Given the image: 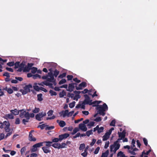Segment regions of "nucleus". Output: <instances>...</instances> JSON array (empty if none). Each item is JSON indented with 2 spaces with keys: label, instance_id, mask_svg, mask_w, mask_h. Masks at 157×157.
Wrapping results in <instances>:
<instances>
[{
  "label": "nucleus",
  "instance_id": "obj_15",
  "mask_svg": "<svg viewBox=\"0 0 157 157\" xmlns=\"http://www.w3.org/2000/svg\"><path fill=\"white\" fill-rule=\"evenodd\" d=\"M57 122L58 123L59 125L61 127H63L66 124L65 122L63 121H59V120H57Z\"/></svg>",
  "mask_w": 157,
  "mask_h": 157
},
{
  "label": "nucleus",
  "instance_id": "obj_41",
  "mask_svg": "<svg viewBox=\"0 0 157 157\" xmlns=\"http://www.w3.org/2000/svg\"><path fill=\"white\" fill-rule=\"evenodd\" d=\"M104 129V128L103 127H101L100 128L98 127V133H100L103 132Z\"/></svg>",
  "mask_w": 157,
  "mask_h": 157
},
{
  "label": "nucleus",
  "instance_id": "obj_50",
  "mask_svg": "<svg viewBox=\"0 0 157 157\" xmlns=\"http://www.w3.org/2000/svg\"><path fill=\"white\" fill-rule=\"evenodd\" d=\"M3 76H6L8 78H10V77L9 73L7 72H5L3 74Z\"/></svg>",
  "mask_w": 157,
  "mask_h": 157
},
{
  "label": "nucleus",
  "instance_id": "obj_30",
  "mask_svg": "<svg viewBox=\"0 0 157 157\" xmlns=\"http://www.w3.org/2000/svg\"><path fill=\"white\" fill-rule=\"evenodd\" d=\"M26 146L24 147H22L21 150V155H23L25 153V152L26 150Z\"/></svg>",
  "mask_w": 157,
  "mask_h": 157
},
{
  "label": "nucleus",
  "instance_id": "obj_12",
  "mask_svg": "<svg viewBox=\"0 0 157 157\" xmlns=\"http://www.w3.org/2000/svg\"><path fill=\"white\" fill-rule=\"evenodd\" d=\"M34 131L33 130H31L29 132V139L30 141H35L36 140V139L33 136V135L32 134V133Z\"/></svg>",
  "mask_w": 157,
  "mask_h": 157
},
{
  "label": "nucleus",
  "instance_id": "obj_18",
  "mask_svg": "<svg viewBox=\"0 0 157 157\" xmlns=\"http://www.w3.org/2000/svg\"><path fill=\"white\" fill-rule=\"evenodd\" d=\"M10 112L11 113L15 115H18L20 112L19 110H18L16 109L14 110H11Z\"/></svg>",
  "mask_w": 157,
  "mask_h": 157
},
{
  "label": "nucleus",
  "instance_id": "obj_46",
  "mask_svg": "<svg viewBox=\"0 0 157 157\" xmlns=\"http://www.w3.org/2000/svg\"><path fill=\"white\" fill-rule=\"evenodd\" d=\"M54 79V78H53V77L52 78L48 77L47 81L48 82H52Z\"/></svg>",
  "mask_w": 157,
  "mask_h": 157
},
{
  "label": "nucleus",
  "instance_id": "obj_1",
  "mask_svg": "<svg viewBox=\"0 0 157 157\" xmlns=\"http://www.w3.org/2000/svg\"><path fill=\"white\" fill-rule=\"evenodd\" d=\"M126 132L123 130L122 132H118L119 137L116 141H115L113 144L110 146V151L112 152L113 149H114L113 151L115 153L120 148V144L118 143L119 141L124 138L125 136Z\"/></svg>",
  "mask_w": 157,
  "mask_h": 157
},
{
  "label": "nucleus",
  "instance_id": "obj_19",
  "mask_svg": "<svg viewBox=\"0 0 157 157\" xmlns=\"http://www.w3.org/2000/svg\"><path fill=\"white\" fill-rule=\"evenodd\" d=\"M4 125L5 126L4 127V128L5 130L6 129H7L10 128V123L9 121H4Z\"/></svg>",
  "mask_w": 157,
  "mask_h": 157
},
{
  "label": "nucleus",
  "instance_id": "obj_36",
  "mask_svg": "<svg viewBox=\"0 0 157 157\" xmlns=\"http://www.w3.org/2000/svg\"><path fill=\"white\" fill-rule=\"evenodd\" d=\"M49 93L51 96L53 95L56 96L57 95V93L52 90H50L49 91Z\"/></svg>",
  "mask_w": 157,
  "mask_h": 157
},
{
  "label": "nucleus",
  "instance_id": "obj_5",
  "mask_svg": "<svg viewBox=\"0 0 157 157\" xmlns=\"http://www.w3.org/2000/svg\"><path fill=\"white\" fill-rule=\"evenodd\" d=\"M43 142L37 143L36 144H34L31 148V150L32 152H34L36 151L37 149V148L43 145Z\"/></svg>",
  "mask_w": 157,
  "mask_h": 157
},
{
  "label": "nucleus",
  "instance_id": "obj_23",
  "mask_svg": "<svg viewBox=\"0 0 157 157\" xmlns=\"http://www.w3.org/2000/svg\"><path fill=\"white\" fill-rule=\"evenodd\" d=\"M26 119H24L22 121V123L25 125H26V123L29 122V117L28 116V117H25Z\"/></svg>",
  "mask_w": 157,
  "mask_h": 157
},
{
  "label": "nucleus",
  "instance_id": "obj_48",
  "mask_svg": "<svg viewBox=\"0 0 157 157\" xmlns=\"http://www.w3.org/2000/svg\"><path fill=\"white\" fill-rule=\"evenodd\" d=\"M7 65L10 67L13 66L14 65V62L13 61L9 62L7 63Z\"/></svg>",
  "mask_w": 157,
  "mask_h": 157
},
{
  "label": "nucleus",
  "instance_id": "obj_60",
  "mask_svg": "<svg viewBox=\"0 0 157 157\" xmlns=\"http://www.w3.org/2000/svg\"><path fill=\"white\" fill-rule=\"evenodd\" d=\"M45 127H46V125H45L44 124H43L39 125L38 127H40L41 128V129H43Z\"/></svg>",
  "mask_w": 157,
  "mask_h": 157
},
{
  "label": "nucleus",
  "instance_id": "obj_44",
  "mask_svg": "<svg viewBox=\"0 0 157 157\" xmlns=\"http://www.w3.org/2000/svg\"><path fill=\"white\" fill-rule=\"evenodd\" d=\"M85 148V144H82L80 145V147L79 148L80 150H82Z\"/></svg>",
  "mask_w": 157,
  "mask_h": 157
},
{
  "label": "nucleus",
  "instance_id": "obj_4",
  "mask_svg": "<svg viewBox=\"0 0 157 157\" xmlns=\"http://www.w3.org/2000/svg\"><path fill=\"white\" fill-rule=\"evenodd\" d=\"M20 113L19 117L21 118H23L25 117H28L29 116V112H26L25 109H23L19 110Z\"/></svg>",
  "mask_w": 157,
  "mask_h": 157
},
{
  "label": "nucleus",
  "instance_id": "obj_57",
  "mask_svg": "<svg viewBox=\"0 0 157 157\" xmlns=\"http://www.w3.org/2000/svg\"><path fill=\"white\" fill-rule=\"evenodd\" d=\"M59 141V138H55L52 140V143L53 142H57Z\"/></svg>",
  "mask_w": 157,
  "mask_h": 157
},
{
  "label": "nucleus",
  "instance_id": "obj_49",
  "mask_svg": "<svg viewBox=\"0 0 157 157\" xmlns=\"http://www.w3.org/2000/svg\"><path fill=\"white\" fill-rule=\"evenodd\" d=\"M116 121L115 120H113L111 122L110 125L111 126H115Z\"/></svg>",
  "mask_w": 157,
  "mask_h": 157
},
{
  "label": "nucleus",
  "instance_id": "obj_25",
  "mask_svg": "<svg viewBox=\"0 0 157 157\" xmlns=\"http://www.w3.org/2000/svg\"><path fill=\"white\" fill-rule=\"evenodd\" d=\"M43 95L42 94H37V100L39 101H42L43 100L42 98Z\"/></svg>",
  "mask_w": 157,
  "mask_h": 157
},
{
  "label": "nucleus",
  "instance_id": "obj_31",
  "mask_svg": "<svg viewBox=\"0 0 157 157\" xmlns=\"http://www.w3.org/2000/svg\"><path fill=\"white\" fill-rule=\"evenodd\" d=\"M37 68L36 67H31V72L33 74H35V73L37 71Z\"/></svg>",
  "mask_w": 157,
  "mask_h": 157
},
{
  "label": "nucleus",
  "instance_id": "obj_24",
  "mask_svg": "<svg viewBox=\"0 0 157 157\" xmlns=\"http://www.w3.org/2000/svg\"><path fill=\"white\" fill-rule=\"evenodd\" d=\"M66 92L64 90H63L61 92L59 93V97L60 98H63L64 96H66Z\"/></svg>",
  "mask_w": 157,
  "mask_h": 157
},
{
  "label": "nucleus",
  "instance_id": "obj_52",
  "mask_svg": "<svg viewBox=\"0 0 157 157\" xmlns=\"http://www.w3.org/2000/svg\"><path fill=\"white\" fill-rule=\"evenodd\" d=\"M94 120L96 122H99L101 121V119L100 117H98L94 119Z\"/></svg>",
  "mask_w": 157,
  "mask_h": 157
},
{
  "label": "nucleus",
  "instance_id": "obj_13",
  "mask_svg": "<svg viewBox=\"0 0 157 157\" xmlns=\"http://www.w3.org/2000/svg\"><path fill=\"white\" fill-rule=\"evenodd\" d=\"M25 66V62L23 61L20 64L19 68L17 70V71L18 72H21L22 71H23Z\"/></svg>",
  "mask_w": 157,
  "mask_h": 157
},
{
  "label": "nucleus",
  "instance_id": "obj_61",
  "mask_svg": "<svg viewBox=\"0 0 157 157\" xmlns=\"http://www.w3.org/2000/svg\"><path fill=\"white\" fill-rule=\"evenodd\" d=\"M7 92L9 94H11L13 93V90H12L11 88H9L8 89Z\"/></svg>",
  "mask_w": 157,
  "mask_h": 157
},
{
  "label": "nucleus",
  "instance_id": "obj_53",
  "mask_svg": "<svg viewBox=\"0 0 157 157\" xmlns=\"http://www.w3.org/2000/svg\"><path fill=\"white\" fill-rule=\"evenodd\" d=\"M20 123V120L19 118H17L16 119L15 124H18Z\"/></svg>",
  "mask_w": 157,
  "mask_h": 157
},
{
  "label": "nucleus",
  "instance_id": "obj_3",
  "mask_svg": "<svg viewBox=\"0 0 157 157\" xmlns=\"http://www.w3.org/2000/svg\"><path fill=\"white\" fill-rule=\"evenodd\" d=\"M32 87V85L31 84H29L24 86L23 88V90H20V91L22 93L23 95H25L29 92H30V88Z\"/></svg>",
  "mask_w": 157,
  "mask_h": 157
},
{
  "label": "nucleus",
  "instance_id": "obj_29",
  "mask_svg": "<svg viewBox=\"0 0 157 157\" xmlns=\"http://www.w3.org/2000/svg\"><path fill=\"white\" fill-rule=\"evenodd\" d=\"M132 145L131 147V149L132 150L133 149V148L135 147V140H134V139H133L132 140Z\"/></svg>",
  "mask_w": 157,
  "mask_h": 157
},
{
  "label": "nucleus",
  "instance_id": "obj_39",
  "mask_svg": "<svg viewBox=\"0 0 157 157\" xmlns=\"http://www.w3.org/2000/svg\"><path fill=\"white\" fill-rule=\"evenodd\" d=\"M67 81L65 79H62L59 82V84L61 85L65 83Z\"/></svg>",
  "mask_w": 157,
  "mask_h": 157
},
{
  "label": "nucleus",
  "instance_id": "obj_42",
  "mask_svg": "<svg viewBox=\"0 0 157 157\" xmlns=\"http://www.w3.org/2000/svg\"><path fill=\"white\" fill-rule=\"evenodd\" d=\"M20 62H17L15 63L14 65L15 66V68H17L19 67L20 66Z\"/></svg>",
  "mask_w": 157,
  "mask_h": 157
},
{
  "label": "nucleus",
  "instance_id": "obj_9",
  "mask_svg": "<svg viewBox=\"0 0 157 157\" xmlns=\"http://www.w3.org/2000/svg\"><path fill=\"white\" fill-rule=\"evenodd\" d=\"M87 86L86 83L85 82H83L79 85L78 86H75L76 89L77 90H82V88L85 87Z\"/></svg>",
  "mask_w": 157,
  "mask_h": 157
},
{
  "label": "nucleus",
  "instance_id": "obj_40",
  "mask_svg": "<svg viewBox=\"0 0 157 157\" xmlns=\"http://www.w3.org/2000/svg\"><path fill=\"white\" fill-rule=\"evenodd\" d=\"M75 101H73L72 102L70 103L69 104V106L71 108H73L75 106Z\"/></svg>",
  "mask_w": 157,
  "mask_h": 157
},
{
  "label": "nucleus",
  "instance_id": "obj_64",
  "mask_svg": "<svg viewBox=\"0 0 157 157\" xmlns=\"http://www.w3.org/2000/svg\"><path fill=\"white\" fill-rule=\"evenodd\" d=\"M37 155L35 153H33L31 154L30 157H37Z\"/></svg>",
  "mask_w": 157,
  "mask_h": 157
},
{
  "label": "nucleus",
  "instance_id": "obj_35",
  "mask_svg": "<svg viewBox=\"0 0 157 157\" xmlns=\"http://www.w3.org/2000/svg\"><path fill=\"white\" fill-rule=\"evenodd\" d=\"M38 78H41V76L37 74H36L33 75V78L34 79H36Z\"/></svg>",
  "mask_w": 157,
  "mask_h": 157
},
{
  "label": "nucleus",
  "instance_id": "obj_62",
  "mask_svg": "<svg viewBox=\"0 0 157 157\" xmlns=\"http://www.w3.org/2000/svg\"><path fill=\"white\" fill-rule=\"evenodd\" d=\"M73 80L74 81H75L78 83H79L81 82V80H80L78 79L77 78H74L73 79Z\"/></svg>",
  "mask_w": 157,
  "mask_h": 157
},
{
  "label": "nucleus",
  "instance_id": "obj_21",
  "mask_svg": "<svg viewBox=\"0 0 157 157\" xmlns=\"http://www.w3.org/2000/svg\"><path fill=\"white\" fill-rule=\"evenodd\" d=\"M52 146L56 148L59 149L60 148V144L56 143L53 144Z\"/></svg>",
  "mask_w": 157,
  "mask_h": 157
},
{
  "label": "nucleus",
  "instance_id": "obj_47",
  "mask_svg": "<svg viewBox=\"0 0 157 157\" xmlns=\"http://www.w3.org/2000/svg\"><path fill=\"white\" fill-rule=\"evenodd\" d=\"M100 148L99 147H98L95 149V151H94V153L95 154H98Z\"/></svg>",
  "mask_w": 157,
  "mask_h": 157
},
{
  "label": "nucleus",
  "instance_id": "obj_17",
  "mask_svg": "<svg viewBox=\"0 0 157 157\" xmlns=\"http://www.w3.org/2000/svg\"><path fill=\"white\" fill-rule=\"evenodd\" d=\"M44 152L45 153H50L51 152V150L49 149V147H42Z\"/></svg>",
  "mask_w": 157,
  "mask_h": 157
},
{
  "label": "nucleus",
  "instance_id": "obj_2",
  "mask_svg": "<svg viewBox=\"0 0 157 157\" xmlns=\"http://www.w3.org/2000/svg\"><path fill=\"white\" fill-rule=\"evenodd\" d=\"M93 106H96V109L99 114L103 116L105 114V112L108 109L107 105L105 103H104L102 106L100 105H95Z\"/></svg>",
  "mask_w": 157,
  "mask_h": 157
},
{
  "label": "nucleus",
  "instance_id": "obj_58",
  "mask_svg": "<svg viewBox=\"0 0 157 157\" xmlns=\"http://www.w3.org/2000/svg\"><path fill=\"white\" fill-rule=\"evenodd\" d=\"M109 141H107L106 142L104 146L105 148L106 149L108 148V147H109Z\"/></svg>",
  "mask_w": 157,
  "mask_h": 157
},
{
  "label": "nucleus",
  "instance_id": "obj_22",
  "mask_svg": "<svg viewBox=\"0 0 157 157\" xmlns=\"http://www.w3.org/2000/svg\"><path fill=\"white\" fill-rule=\"evenodd\" d=\"M109 135L107 133H105V135L103 136L102 140L103 141L106 140L109 137Z\"/></svg>",
  "mask_w": 157,
  "mask_h": 157
},
{
  "label": "nucleus",
  "instance_id": "obj_33",
  "mask_svg": "<svg viewBox=\"0 0 157 157\" xmlns=\"http://www.w3.org/2000/svg\"><path fill=\"white\" fill-rule=\"evenodd\" d=\"M79 131L78 128H75L73 130L72 132H71L72 135H74Z\"/></svg>",
  "mask_w": 157,
  "mask_h": 157
},
{
  "label": "nucleus",
  "instance_id": "obj_16",
  "mask_svg": "<svg viewBox=\"0 0 157 157\" xmlns=\"http://www.w3.org/2000/svg\"><path fill=\"white\" fill-rule=\"evenodd\" d=\"M69 113V110L68 109H66L65 111H62L60 113L61 115H63V117H65L66 116L68 117V114Z\"/></svg>",
  "mask_w": 157,
  "mask_h": 157
},
{
  "label": "nucleus",
  "instance_id": "obj_43",
  "mask_svg": "<svg viewBox=\"0 0 157 157\" xmlns=\"http://www.w3.org/2000/svg\"><path fill=\"white\" fill-rule=\"evenodd\" d=\"M54 128V126H48V125H46V127L45 128L46 130H51Z\"/></svg>",
  "mask_w": 157,
  "mask_h": 157
},
{
  "label": "nucleus",
  "instance_id": "obj_45",
  "mask_svg": "<svg viewBox=\"0 0 157 157\" xmlns=\"http://www.w3.org/2000/svg\"><path fill=\"white\" fill-rule=\"evenodd\" d=\"M33 87L34 89L37 91H39L40 90V87H39L37 85L33 86Z\"/></svg>",
  "mask_w": 157,
  "mask_h": 157
},
{
  "label": "nucleus",
  "instance_id": "obj_10",
  "mask_svg": "<svg viewBox=\"0 0 157 157\" xmlns=\"http://www.w3.org/2000/svg\"><path fill=\"white\" fill-rule=\"evenodd\" d=\"M75 85H77V84L76 83H72L69 84L68 85V89H67V90L71 92L73 91L75 87Z\"/></svg>",
  "mask_w": 157,
  "mask_h": 157
},
{
  "label": "nucleus",
  "instance_id": "obj_34",
  "mask_svg": "<svg viewBox=\"0 0 157 157\" xmlns=\"http://www.w3.org/2000/svg\"><path fill=\"white\" fill-rule=\"evenodd\" d=\"M93 130L91 129L90 130L87 131L86 132V135L88 136H89L90 135L93 134Z\"/></svg>",
  "mask_w": 157,
  "mask_h": 157
},
{
  "label": "nucleus",
  "instance_id": "obj_37",
  "mask_svg": "<svg viewBox=\"0 0 157 157\" xmlns=\"http://www.w3.org/2000/svg\"><path fill=\"white\" fill-rule=\"evenodd\" d=\"M66 75V73H63V74H60L58 76V78H63L65 77Z\"/></svg>",
  "mask_w": 157,
  "mask_h": 157
},
{
  "label": "nucleus",
  "instance_id": "obj_32",
  "mask_svg": "<svg viewBox=\"0 0 157 157\" xmlns=\"http://www.w3.org/2000/svg\"><path fill=\"white\" fill-rule=\"evenodd\" d=\"M59 73V71L57 70V69H56L54 71L53 75L56 77Z\"/></svg>",
  "mask_w": 157,
  "mask_h": 157
},
{
  "label": "nucleus",
  "instance_id": "obj_59",
  "mask_svg": "<svg viewBox=\"0 0 157 157\" xmlns=\"http://www.w3.org/2000/svg\"><path fill=\"white\" fill-rule=\"evenodd\" d=\"M53 111L52 110H49L47 113L48 116L52 115L53 113Z\"/></svg>",
  "mask_w": 157,
  "mask_h": 157
},
{
  "label": "nucleus",
  "instance_id": "obj_56",
  "mask_svg": "<svg viewBox=\"0 0 157 157\" xmlns=\"http://www.w3.org/2000/svg\"><path fill=\"white\" fill-rule=\"evenodd\" d=\"M67 145V144L65 143H62L61 144V145L60 144V148H63L65 147Z\"/></svg>",
  "mask_w": 157,
  "mask_h": 157
},
{
  "label": "nucleus",
  "instance_id": "obj_28",
  "mask_svg": "<svg viewBox=\"0 0 157 157\" xmlns=\"http://www.w3.org/2000/svg\"><path fill=\"white\" fill-rule=\"evenodd\" d=\"M117 156H120V157H126L123 153L121 151H120L117 154Z\"/></svg>",
  "mask_w": 157,
  "mask_h": 157
},
{
  "label": "nucleus",
  "instance_id": "obj_54",
  "mask_svg": "<svg viewBox=\"0 0 157 157\" xmlns=\"http://www.w3.org/2000/svg\"><path fill=\"white\" fill-rule=\"evenodd\" d=\"M87 155V152H86V150L84 151V152L81 154V155L83 157H86Z\"/></svg>",
  "mask_w": 157,
  "mask_h": 157
},
{
  "label": "nucleus",
  "instance_id": "obj_63",
  "mask_svg": "<svg viewBox=\"0 0 157 157\" xmlns=\"http://www.w3.org/2000/svg\"><path fill=\"white\" fill-rule=\"evenodd\" d=\"M86 104L83 102L81 104V106H80V107L82 109H85V105Z\"/></svg>",
  "mask_w": 157,
  "mask_h": 157
},
{
  "label": "nucleus",
  "instance_id": "obj_14",
  "mask_svg": "<svg viewBox=\"0 0 157 157\" xmlns=\"http://www.w3.org/2000/svg\"><path fill=\"white\" fill-rule=\"evenodd\" d=\"M79 128L81 130L84 132L86 131L87 129L86 125L82 123H81L79 124Z\"/></svg>",
  "mask_w": 157,
  "mask_h": 157
},
{
  "label": "nucleus",
  "instance_id": "obj_51",
  "mask_svg": "<svg viewBox=\"0 0 157 157\" xmlns=\"http://www.w3.org/2000/svg\"><path fill=\"white\" fill-rule=\"evenodd\" d=\"M143 141L144 144L147 146L148 144V141L147 139L145 138H144L143 139Z\"/></svg>",
  "mask_w": 157,
  "mask_h": 157
},
{
  "label": "nucleus",
  "instance_id": "obj_55",
  "mask_svg": "<svg viewBox=\"0 0 157 157\" xmlns=\"http://www.w3.org/2000/svg\"><path fill=\"white\" fill-rule=\"evenodd\" d=\"M68 80H71L72 79L73 76L72 75H68L67 76Z\"/></svg>",
  "mask_w": 157,
  "mask_h": 157
},
{
  "label": "nucleus",
  "instance_id": "obj_7",
  "mask_svg": "<svg viewBox=\"0 0 157 157\" xmlns=\"http://www.w3.org/2000/svg\"><path fill=\"white\" fill-rule=\"evenodd\" d=\"M84 96L85 99L83 102L86 104H89L90 105H92L91 101L92 100L90 99V98L89 96L86 94L84 95Z\"/></svg>",
  "mask_w": 157,
  "mask_h": 157
},
{
  "label": "nucleus",
  "instance_id": "obj_6",
  "mask_svg": "<svg viewBox=\"0 0 157 157\" xmlns=\"http://www.w3.org/2000/svg\"><path fill=\"white\" fill-rule=\"evenodd\" d=\"M33 65V63H28L27 65L25 67L23 70V71L24 72H29Z\"/></svg>",
  "mask_w": 157,
  "mask_h": 157
},
{
  "label": "nucleus",
  "instance_id": "obj_27",
  "mask_svg": "<svg viewBox=\"0 0 157 157\" xmlns=\"http://www.w3.org/2000/svg\"><path fill=\"white\" fill-rule=\"evenodd\" d=\"M109 154L108 150H106L105 152L102 153L101 157H107Z\"/></svg>",
  "mask_w": 157,
  "mask_h": 157
},
{
  "label": "nucleus",
  "instance_id": "obj_38",
  "mask_svg": "<svg viewBox=\"0 0 157 157\" xmlns=\"http://www.w3.org/2000/svg\"><path fill=\"white\" fill-rule=\"evenodd\" d=\"M40 109L38 108L35 107L34 109H33L32 112L34 113H37L39 112Z\"/></svg>",
  "mask_w": 157,
  "mask_h": 157
},
{
  "label": "nucleus",
  "instance_id": "obj_11",
  "mask_svg": "<svg viewBox=\"0 0 157 157\" xmlns=\"http://www.w3.org/2000/svg\"><path fill=\"white\" fill-rule=\"evenodd\" d=\"M70 135L68 133H65L63 134L60 135L59 136V141H61L64 139H66Z\"/></svg>",
  "mask_w": 157,
  "mask_h": 157
},
{
  "label": "nucleus",
  "instance_id": "obj_26",
  "mask_svg": "<svg viewBox=\"0 0 157 157\" xmlns=\"http://www.w3.org/2000/svg\"><path fill=\"white\" fill-rule=\"evenodd\" d=\"M43 143V144H46V147H48L52 146L51 144H52V142L51 141H44Z\"/></svg>",
  "mask_w": 157,
  "mask_h": 157
},
{
  "label": "nucleus",
  "instance_id": "obj_8",
  "mask_svg": "<svg viewBox=\"0 0 157 157\" xmlns=\"http://www.w3.org/2000/svg\"><path fill=\"white\" fill-rule=\"evenodd\" d=\"M46 115V113L42 112L36 115V118L37 120L39 121H40L41 120V118L45 116Z\"/></svg>",
  "mask_w": 157,
  "mask_h": 157
},
{
  "label": "nucleus",
  "instance_id": "obj_20",
  "mask_svg": "<svg viewBox=\"0 0 157 157\" xmlns=\"http://www.w3.org/2000/svg\"><path fill=\"white\" fill-rule=\"evenodd\" d=\"M5 118L6 119L8 118L13 119L14 118V116L12 114H8L5 115Z\"/></svg>",
  "mask_w": 157,
  "mask_h": 157
}]
</instances>
